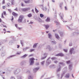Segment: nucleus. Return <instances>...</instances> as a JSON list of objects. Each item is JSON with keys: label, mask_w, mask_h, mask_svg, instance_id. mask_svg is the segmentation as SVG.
Listing matches in <instances>:
<instances>
[{"label": "nucleus", "mask_w": 79, "mask_h": 79, "mask_svg": "<svg viewBox=\"0 0 79 79\" xmlns=\"http://www.w3.org/2000/svg\"><path fill=\"white\" fill-rule=\"evenodd\" d=\"M30 24H33V22H31L30 23Z\"/></svg>", "instance_id": "nucleus-52"}, {"label": "nucleus", "mask_w": 79, "mask_h": 79, "mask_svg": "<svg viewBox=\"0 0 79 79\" xmlns=\"http://www.w3.org/2000/svg\"><path fill=\"white\" fill-rule=\"evenodd\" d=\"M23 19H24V16L22 15H20L17 20V21H18L19 23H22V22H23Z\"/></svg>", "instance_id": "nucleus-1"}, {"label": "nucleus", "mask_w": 79, "mask_h": 79, "mask_svg": "<svg viewBox=\"0 0 79 79\" xmlns=\"http://www.w3.org/2000/svg\"><path fill=\"white\" fill-rule=\"evenodd\" d=\"M3 27H5L6 28V26L3 25Z\"/></svg>", "instance_id": "nucleus-48"}, {"label": "nucleus", "mask_w": 79, "mask_h": 79, "mask_svg": "<svg viewBox=\"0 0 79 79\" xmlns=\"http://www.w3.org/2000/svg\"><path fill=\"white\" fill-rule=\"evenodd\" d=\"M55 56H60V54H58L56 55H55Z\"/></svg>", "instance_id": "nucleus-43"}, {"label": "nucleus", "mask_w": 79, "mask_h": 79, "mask_svg": "<svg viewBox=\"0 0 79 79\" xmlns=\"http://www.w3.org/2000/svg\"><path fill=\"white\" fill-rule=\"evenodd\" d=\"M37 44H38V43L35 44L33 46V48H35V47H36V46Z\"/></svg>", "instance_id": "nucleus-11"}, {"label": "nucleus", "mask_w": 79, "mask_h": 79, "mask_svg": "<svg viewBox=\"0 0 79 79\" xmlns=\"http://www.w3.org/2000/svg\"><path fill=\"white\" fill-rule=\"evenodd\" d=\"M17 48H19V47H20V46L19 45H17Z\"/></svg>", "instance_id": "nucleus-39"}, {"label": "nucleus", "mask_w": 79, "mask_h": 79, "mask_svg": "<svg viewBox=\"0 0 79 79\" xmlns=\"http://www.w3.org/2000/svg\"><path fill=\"white\" fill-rule=\"evenodd\" d=\"M48 36L49 37V38H50V39H51V38H52V35H51V34L50 33H48Z\"/></svg>", "instance_id": "nucleus-9"}, {"label": "nucleus", "mask_w": 79, "mask_h": 79, "mask_svg": "<svg viewBox=\"0 0 79 79\" xmlns=\"http://www.w3.org/2000/svg\"><path fill=\"white\" fill-rule=\"evenodd\" d=\"M55 18H56V15H55Z\"/></svg>", "instance_id": "nucleus-60"}, {"label": "nucleus", "mask_w": 79, "mask_h": 79, "mask_svg": "<svg viewBox=\"0 0 79 79\" xmlns=\"http://www.w3.org/2000/svg\"><path fill=\"white\" fill-rule=\"evenodd\" d=\"M39 69V68H35L34 70H36V71H37V70H38V69Z\"/></svg>", "instance_id": "nucleus-30"}, {"label": "nucleus", "mask_w": 79, "mask_h": 79, "mask_svg": "<svg viewBox=\"0 0 79 79\" xmlns=\"http://www.w3.org/2000/svg\"><path fill=\"white\" fill-rule=\"evenodd\" d=\"M65 77L66 78H69V74H68L66 75V76H65Z\"/></svg>", "instance_id": "nucleus-10"}, {"label": "nucleus", "mask_w": 79, "mask_h": 79, "mask_svg": "<svg viewBox=\"0 0 79 79\" xmlns=\"http://www.w3.org/2000/svg\"><path fill=\"white\" fill-rule=\"evenodd\" d=\"M46 32L47 34H48V31H46Z\"/></svg>", "instance_id": "nucleus-57"}, {"label": "nucleus", "mask_w": 79, "mask_h": 79, "mask_svg": "<svg viewBox=\"0 0 79 79\" xmlns=\"http://www.w3.org/2000/svg\"><path fill=\"white\" fill-rule=\"evenodd\" d=\"M69 69H70L71 68V67H73V66H72V65H69Z\"/></svg>", "instance_id": "nucleus-29"}, {"label": "nucleus", "mask_w": 79, "mask_h": 79, "mask_svg": "<svg viewBox=\"0 0 79 79\" xmlns=\"http://www.w3.org/2000/svg\"><path fill=\"white\" fill-rule=\"evenodd\" d=\"M30 61L31 62L30 63V65H32L34 63V60H35V59L34 58H31L29 59Z\"/></svg>", "instance_id": "nucleus-2"}, {"label": "nucleus", "mask_w": 79, "mask_h": 79, "mask_svg": "<svg viewBox=\"0 0 79 79\" xmlns=\"http://www.w3.org/2000/svg\"><path fill=\"white\" fill-rule=\"evenodd\" d=\"M8 10H9V11H11V10H10V9H8Z\"/></svg>", "instance_id": "nucleus-61"}, {"label": "nucleus", "mask_w": 79, "mask_h": 79, "mask_svg": "<svg viewBox=\"0 0 79 79\" xmlns=\"http://www.w3.org/2000/svg\"><path fill=\"white\" fill-rule=\"evenodd\" d=\"M50 57H49V58H48V60H47V61H48V60L49 59H50Z\"/></svg>", "instance_id": "nucleus-56"}, {"label": "nucleus", "mask_w": 79, "mask_h": 79, "mask_svg": "<svg viewBox=\"0 0 79 79\" xmlns=\"http://www.w3.org/2000/svg\"><path fill=\"white\" fill-rule=\"evenodd\" d=\"M59 56H64V54L62 53H59Z\"/></svg>", "instance_id": "nucleus-19"}, {"label": "nucleus", "mask_w": 79, "mask_h": 79, "mask_svg": "<svg viewBox=\"0 0 79 79\" xmlns=\"http://www.w3.org/2000/svg\"><path fill=\"white\" fill-rule=\"evenodd\" d=\"M55 36L56 38V39H60V37H59V36H58V35L57 34H55Z\"/></svg>", "instance_id": "nucleus-7"}, {"label": "nucleus", "mask_w": 79, "mask_h": 79, "mask_svg": "<svg viewBox=\"0 0 79 79\" xmlns=\"http://www.w3.org/2000/svg\"><path fill=\"white\" fill-rule=\"evenodd\" d=\"M39 22L41 23V22H42V20H41V19H40Z\"/></svg>", "instance_id": "nucleus-49"}, {"label": "nucleus", "mask_w": 79, "mask_h": 79, "mask_svg": "<svg viewBox=\"0 0 79 79\" xmlns=\"http://www.w3.org/2000/svg\"><path fill=\"white\" fill-rule=\"evenodd\" d=\"M52 2H55V0H52Z\"/></svg>", "instance_id": "nucleus-50"}, {"label": "nucleus", "mask_w": 79, "mask_h": 79, "mask_svg": "<svg viewBox=\"0 0 79 79\" xmlns=\"http://www.w3.org/2000/svg\"><path fill=\"white\" fill-rule=\"evenodd\" d=\"M44 63H45V61H43L41 63V64H42V65H43V64H44Z\"/></svg>", "instance_id": "nucleus-27"}, {"label": "nucleus", "mask_w": 79, "mask_h": 79, "mask_svg": "<svg viewBox=\"0 0 79 79\" xmlns=\"http://www.w3.org/2000/svg\"><path fill=\"white\" fill-rule=\"evenodd\" d=\"M11 4L13 5H15V2H14V1H12L11 2Z\"/></svg>", "instance_id": "nucleus-22"}, {"label": "nucleus", "mask_w": 79, "mask_h": 79, "mask_svg": "<svg viewBox=\"0 0 79 79\" xmlns=\"http://www.w3.org/2000/svg\"><path fill=\"white\" fill-rule=\"evenodd\" d=\"M10 56V57H13V56Z\"/></svg>", "instance_id": "nucleus-53"}, {"label": "nucleus", "mask_w": 79, "mask_h": 79, "mask_svg": "<svg viewBox=\"0 0 79 79\" xmlns=\"http://www.w3.org/2000/svg\"><path fill=\"white\" fill-rule=\"evenodd\" d=\"M28 16L29 18H31V17H32V14H30L28 15Z\"/></svg>", "instance_id": "nucleus-15"}, {"label": "nucleus", "mask_w": 79, "mask_h": 79, "mask_svg": "<svg viewBox=\"0 0 79 79\" xmlns=\"http://www.w3.org/2000/svg\"><path fill=\"white\" fill-rule=\"evenodd\" d=\"M0 23H2V19H0Z\"/></svg>", "instance_id": "nucleus-47"}, {"label": "nucleus", "mask_w": 79, "mask_h": 79, "mask_svg": "<svg viewBox=\"0 0 79 79\" xmlns=\"http://www.w3.org/2000/svg\"><path fill=\"white\" fill-rule=\"evenodd\" d=\"M56 58L55 57H52L51 58L52 60H56Z\"/></svg>", "instance_id": "nucleus-24"}, {"label": "nucleus", "mask_w": 79, "mask_h": 79, "mask_svg": "<svg viewBox=\"0 0 79 79\" xmlns=\"http://www.w3.org/2000/svg\"><path fill=\"white\" fill-rule=\"evenodd\" d=\"M69 45L70 46H72V43H70Z\"/></svg>", "instance_id": "nucleus-44"}, {"label": "nucleus", "mask_w": 79, "mask_h": 79, "mask_svg": "<svg viewBox=\"0 0 79 79\" xmlns=\"http://www.w3.org/2000/svg\"><path fill=\"white\" fill-rule=\"evenodd\" d=\"M35 11L36 13H38V12H39V11H38V10H37V9L36 8H35Z\"/></svg>", "instance_id": "nucleus-28"}, {"label": "nucleus", "mask_w": 79, "mask_h": 79, "mask_svg": "<svg viewBox=\"0 0 79 79\" xmlns=\"http://www.w3.org/2000/svg\"><path fill=\"white\" fill-rule=\"evenodd\" d=\"M10 79H15V77H11L10 78Z\"/></svg>", "instance_id": "nucleus-35"}, {"label": "nucleus", "mask_w": 79, "mask_h": 79, "mask_svg": "<svg viewBox=\"0 0 79 79\" xmlns=\"http://www.w3.org/2000/svg\"><path fill=\"white\" fill-rule=\"evenodd\" d=\"M32 12H34V10L32 9Z\"/></svg>", "instance_id": "nucleus-58"}, {"label": "nucleus", "mask_w": 79, "mask_h": 79, "mask_svg": "<svg viewBox=\"0 0 79 79\" xmlns=\"http://www.w3.org/2000/svg\"><path fill=\"white\" fill-rule=\"evenodd\" d=\"M22 11H26V8H23L22 9Z\"/></svg>", "instance_id": "nucleus-12"}, {"label": "nucleus", "mask_w": 79, "mask_h": 79, "mask_svg": "<svg viewBox=\"0 0 79 79\" xmlns=\"http://www.w3.org/2000/svg\"><path fill=\"white\" fill-rule=\"evenodd\" d=\"M39 62H37L36 64V66H37V65H39Z\"/></svg>", "instance_id": "nucleus-37"}, {"label": "nucleus", "mask_w": 79, "mask_h": 79, "mask_svg": "<svg viewBox=\"0 0 79 79\" xmlns=\"http://www.w3.org/2000/svg\"><path fill=\"white\" fill-rule=\"evenodd\" d=\"M44 26H45L46 29H47L49 27V25H44Z\"/></svg>", "instance_id": "nucleus-5"}, {"label": "nucleus", "mask_w": 79, "mask_h": 79, "mask_svg": "<svg viewBox=\"0 0 79 79\" xmlns=\"http://www.w3.org/2000/svg\"><path fill=\"white\" fill-rule=\"evenodd\" d=\"M72 76L73 77V78L74 77V76H73V74H72Z\"/></svg>", "instance_id": "nucleus-55"}, {"label": "nucleus", "mask_w": 79, "mask_h": 79, "mask_svg": "<svg viewBox=\"0 0 79 79\" xmlns=\"http://www.w3.org/2000/svg\"><path fill=\"white\" fill-rule=\"evenodd\" d=\"M29 10H30V8H26V11H29Z\"/></svg>", "instance_id": "nucleus-21"}, {"label": "nucleus", "mask_w": 79, "mask_h": 79, "mask_svg": "<svg viewBox=\"0 0 79 79\" xmlns=\"http://www.w3.org/2000/svg\"><path fill=\"white\" fill-rule=\"evenodd\" d=\"M7 5L8 6H10V3H8Z\"/></svg>", "instance_id": "nucleus-38"}, {"label": "nucleus", "mask_w": 79, "mask_h": 79, "mask_svg": "<svg viewBox=\"0 0 79 79\" xmlns=\"http://www.w3.org/2000/svg\"><path fill=\"white\" fill-rule=\"evenodd\" d=\"M70 61H67L66 62V63H67V64H69V63H70Z\"/></svg>", "instance_id": "nucleus-26"}, {"label": "nucleus", "mask_w": 79, "mask_h": 79, "mask_svg": "<svg viewBox=\"0 0 79 79\" xmlns=\"http://www.w3.org/2000/svg\"><path fill=\"white\" fill-rule=\"evenodd\" d=\"M40 16L41 18H44V15L42 14H40Z\"/></svg>", "instance_id": "nucleus-17"}, {"label": "nucleus", "mask_w": 79, "mask_h": 79, "mask_svg": "<svg viewBox=\"0 0 79 79\" xmlns=\"http://www.w3.org/2000/svg\"><path fill=\"white\" fill-rule=\"evenodd\" d=\"M24 2L25 3H29V1H24Z\"/></svg>", "instance_id": "nucleus-18"}, {"label": "nucleus", "mask_w": 79, "mask_h": 79, "mask_svg": "<svg viewBox=\"0 0 79 79\" xmlns=\"http://www.w3.org/2000/svg\"><path fill=\"white\" fill-rule=\"evenodd\" d=\"M2 9H5L6 8V6H2Z\"/></svg>", "instance_id": "nucleus-32"}, {"label": "nucleus", "mask_w": 79, "mask_h": 79, "mask_svg": "<svg viewBox=\"0 0 79 79\" xmlns=\"http://www.w3.org/2000/svg\"><path fill=\"white\" fill-rule=\"evenodd\" d=\"M14 10H15V11H18V8H17V7L16 8V9Z\"/></svg>", "instance_id": "nucleus-34"}, {"label": "nucleus", "mask_w": 79, "mask_h": 79, "mask_svg": "<svg viewBox=\"0 0 79 79\" xmlns=\"http://www.w3.org/2000/svg\"><path fill=\"white\" fill-rule=\"evenodd\" d=\"M63 64V63H62V62H60L59 63V64Z\"/></svg>", "instance_id": "nucleus-46"}, {"label": "nucleus", "mask_w": 79, "mask_h": 79, "mask_svg": "<svg viewBox=\"0 0 79 79\" xmlns=\"http://www.w3.org/2000/svg\"><path fill=\"white\" fill-rule=\"evenodd\" d=\"M34 49H31L30 51V52H34Z\"/></svg>", "instance_id": "nucleus-23"}, {"label": "nucleus", "mask_w": 79, "mask_h": 79, "mask_svg": "<svg viewBox=\"0 0 79 79\" xmlns=\"http://www.w3.org/2000/svg\"><path fill=\"white\" fill-rule=\"evenodd\" d=\"M65 10H67V7H66V6L65 7Z\"/></svg>", "instance_id": "nucleus-51"}, {"label": "nucleus", "mask_w": 79, "mask_h": 79, "mask_svg": "<svg viewBox=\"0 0 79 79\" xmlns=\"http://www.w3.org/2000/svg\"><path fill=\"white\" fill-rule=\"evenodd\" d=\"M64 51L65 52H68V50L66 49H64Z\"/></svg>", "instance_id": "nucleus-31"}, {"label": "nucleus", "mask_w": 79, "mask_h": 79, "mask_svg": "<svg viewBox=\"0 0 79 79\" xmlns=\"http://www.w3.org/2000/svg\"><path fill=\"white\" fill-rule=\"evenodd\" d=\"M61 67H59V68H58L57 70V72H59V71H60L61 70Z\"/></svg>", "instance_id": "nucleus-14"}, {"label": "nucleus", "mask_w": 79, "mask_h": 79, "mask_svg": "<svg viewBox=\"0 0 79 79\" xmlns=\"http://www.w3.org/2000/svg\"><path fill=\"white\" fill-rule=\"evenodd\" d=\"M3 31H6V30L4 28L3 29Z\"/></svg>", "instance_id": "nucleus-54"}, {"label": "nucleus", "mask_w": 79, "mask_h": 79, "mask_svg": "<svg viewBox=\"0 0 79 79\" xmlns=\"http://www.w3.org/2000/svg\"><path fill=\"white\" fill-rule=\"evenodd\" d=\"M46 21L47 22H49L50 21V18L48 17Z\"/></svg>", "instance_id": "nucleus-13"}, {"label": "nucleus", "mask_w": 79, "mask_h": 79, "mask_svg": "<svg viewBox=\"0 0 79 79\" xmlns=\"http://www.w3.org/2000/svg\"><path fill=\"white\" fill-rule=\"evenodd\" d=\"M0 45H1V43L0 42Z\"/></svg>", "instance_id": "nucleus-63"}, {"label": "nucleus", "mask_w": 79, "mask_h": 79, "mask_svg": "<svg viewBox=\"0 0 79 79\" xmlns=\"http://www.w3.org/2000/svg\"><path fill=\"white\" fill-rule=\"evenodd\" d=\"M21 6H24V4L22 3H21Z\"/></svg>", "instance_id": "nucleus-36"}, {"label": "nucleus", "mask_w": 79, "mask_h": 79, "mask_svg": "<svg viewBox=\"0 0 79 79\" xmlns=\"http://www.w3.org/2000/svg\"><path fill=\"white\" fill-rule=\"evenodd\" d=\"M74 48H72L71 49H70V52L71 53V54H72V52L74 51Z\"/></svg>", "instance_id": "nucleus-6"}, {"label": "nucleus", "mask_w": 79, "mask_h": 79, "mask_svg": "<svg viewBox=\"0 0 79 79\" xmlns=\"http://www.w3.org/2000/svg\"><path fill=\"white\" fill-rule=\"evenodd\" d=\"M53 32H55V31L53 30Z\"/></svg>", "instance_id": "nucleus-59"}, {"label": "nucleus", "mask_w": 79, "mask_h": 79, "mask_svg": "<svg viewBox=\"0 0 79 79\" xmlns=\"http://www.w3.org/2000/svg\"><path fill=\"white\" fill-rule=\"evenodd\" d=\"M13 16L12 17V19H11L12 21H13V19H14V18H13Z\"/></svg>", "instance_id": "nucleus-42"}, {"label": "nucleus", "mask_w": 79, "mask_h": 79, "mask_svg": "<svg viewBox=\"0 0 79 79\" xmlns=\"http://www.w3.org/2000/svg\"><path fill=\"white\" fill-rule=\"evenodd\" d=\"M17 28L19 30H20V31H21V30L23 29V27H18Z\"/></svg>", "instance_id": "nucleus-16"}, {"label": "nucleus", "mask_w": 79, "mask_h": 79, "mask_svg": "<svg viewBox=\"0 0 79 79\" xmlns=\"http://www.w3.org/2000/svg\"><path fill=\"white\" fill-rule=\"evenodd\" d=\"M32 77H31V76H29L28 77V79H32Z\"/></svg>", "instance_id": "nucleus-20"}, {"label": "nucleus", "mask_w": 79, "mask_h": 79, "mask_svg": "<svg viewBox=\"0 0 79 79\" xmlns=\"http://www.w3.org/2000/svg\"><path fill=\"white\" fill-rule=\"evenodd\" d=\"M33 56V54H31V55H30L29 56Z\"/></svg>", "instance_id": "nucleus-45"}, {"label": "nucleus", "mask_w": 79, "mask_h": 79, "mask_svg": "<svg viewBox=\"0 0 79 79\" xmlns=\"http://www.w3.org/2000/svg\"><path fill=\"white\" fill-rule=\"evenodd\" d=\"M3 14L4 15L6 16V12L5 11L3 12V13H2L1 16L2 18H5V17H4V16H3Z\"/></svg>", "instance_id": "nucleus-3"}, {"label": "nucleus", "mask_w": 79, "mask_h": 79, "mask_svg": "<svg viewBox=\"0 0 79 79\" xmlns=\"http://www.w3.org/2000/svg\"><path fill=\"white\" fill-rule=\"evenodd\" d=\"M5 73L4 72H3L2 74H5Z\"/></svg>", "instance_id": "nucleus-62"}, {"label": "nucleus", "mask_w": 79, "mask_h": 79, "mask_svg": "<svg viewBox=\"0 0 79 79\" xmlns=\"http://www.w3.org/2000/svg\"><path fill=\"white\" fill-rule=\"evenodd\" d=\"M44 55H46V56H45V57H43L42 58V60H44V59H45V58H46V57H47V54H46V53H44Z\"/></svg>", "instance_id": "nucleus-8"}, {"label": "nucleus", "mask_w": 79, "mask_h": 79, "mask_svg": "<svg viewBox=\"0 0 79 79\" xmlns=\"http://www.w3.org/2000/svg\"><path fill=\"white\" fill-rule=\"evenodd\" d=\"M15 26L16 27H18V24H15Z\"/></svg>", "instance_id": "nucleus-41"}, {"label": "nucleus", "mask_w": 79, "mask_h": 79, "mask_svg": "<svg viewBox=\"0 0 79 79\" xmlns=\"http://www.w3.org/2000/svg\"><path fill=\"white\" fill-rule=\"evenodd\" d=\"M5 0H3L2 2V4H5Z\"/></svg>", "instance_id": "nucleus-33"}, {"label": "nucleus", "mask_w": 79, "mask_h": 79, "mask_svg": "<svg viewBox=\"0 0 79 79\" xmlns=\"http://www.w3.org/2000/svg\"><path fill=\"white\" fill-rule=\"evenodd\" d=\"M12 15L13 16H14L18 17V14L16 13L15 12H13L12 13Z\"/></svg>", "instance_id": "nucleus-4"}, {"label": "nucleus", "mask_w": 79, "mask_h": 79, "mask_svg": "<svg viewBox=\"0 0 79 79\" xmlns=\"http://www.w3.org/2000/svg\"><path fill=\"white\" fill-rule=\"evenodd\" d=\"M26 56H27V55L25 54V55H24L23 56H22L23 58H25V57H26Z\"/></svg>", "instance_id": "nucleus-25"}, {"label": "nucleus", "mask_w": 79, "mask_h": 79, "mask_svg": "<svg viewBox=\"0 0 79 79\" xmlns=\"http://www.w3.org/2000/svg\"><path fill=\"white\" fill-rule=\"evenodd\" d=\"M54 63H58V61H57V60H56L54 61Z\"/></svg>", "instance_id": "nucleus-40"}, {"label": "nucleus", "mask_w": 79, "mask_h": 79, "mask_svg": "<svg viewBox=\"0 0 79 79\" xmlns=\"http://www.w3.org/2000/svg\"><path fill=\"white\" fill-rule=\"evenodd\" d=\"M3 79H5V78L4 77H3Z\"/></svg>", "instance_id": "nucleus-64"}]
</instances>
